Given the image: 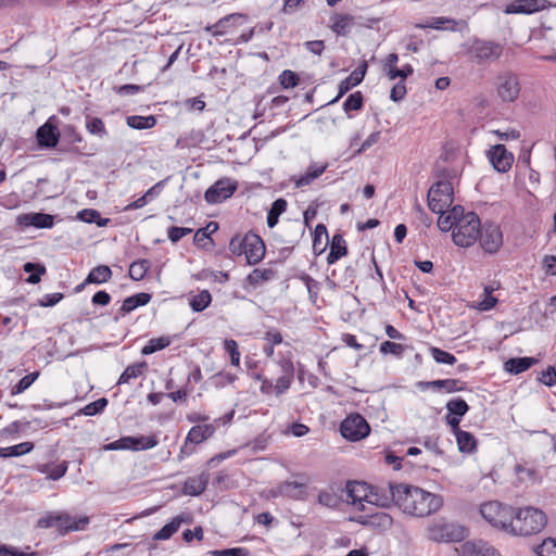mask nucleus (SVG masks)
<instances>
[{"label":"nucleus","instance_id":"1","mask_svg":"<svg viewBox=\"0 0 556 556\" xmlns=\"http://www.w3.org/2000/svg\"><path fill=\"white\" fill-rule=\"evenodd\" d=\"M392 501L406 515L424 518L437 513L443 505L441 495L419 486L400 483L390 484Z\"/></svg>","mask_w":556,"mask_h":556},{"label":"nucleus","instance_id":"2","mask_svg":"<svg viewBox=\"0 0 556 556\" xmlns=\"http://www.w3.org/2000/svg\"><path fill=\"white\" fill-rule=\"evenodd\" d=\"M438 227L442 231L452 230L454 243L462 248H468L478 240L481 222L476 213H465L464 207L456 205L448 211L446 216L439 217Z\"/></svg>","mask_w":556,"mask_h":556},{"label":"nucleus","instance_id":"3","mask_svg":"<svg viewBox=\"0 0 556 556\" xmlns=\"http://www.w3.org/2000/svg\"><path fill=\"white\" fill-rule=\"evenodd\" d=\"M546 523L545 513L536 507L515 508L509 534L518 536L533 535L541 532Z\"/></svg>","mask_w":556,"mask_h":556},{"label":"nucleus","instance_id":"4","mask_svg":"<svg viewBox=\"0 0 556 556\" xmlns=\"http://www.w3.org/2000/svg\"><path fill=\"white\" fill-rule=\"evenodd\" d=\"M467 535V530L459 523L440 518L433 520L426 528L428 540L437 543L459 542Z\"/></svg>","mask_w":556,"mask_h":556},{"label":"nucleus","instance_id":"5","mask_svg":"<svg viewBox=\"0 0 556 556\" xmlns=\"http://www.w3.org/2000/svg\"><path fill=\"white\" fill-rule=\"evenodd\" d=\"M480 514L492 527L509 534L513 517L515 515V508L513 506L503 505L497 501H491L480 506Z\"/></svg>","mask_w":556,"mask_h":556},{"label":"nucleus","instance_id":"6","mask_svg":"<svg viewBox=\"0 0 556 556\" xmlns=\"http://www.w3.org/2000/svg\"><path fill=\"white\" fill-rule=\"evenodd\" d=\"M452 202L453 188L451 182L441 180L431 186L428 191V206L433 213L446 216L448 213L446 208L451 206Z\"/></svg>","mask_w":556,"mask_h":556},{"label":"nucleus","instance_id":"7","mask_svg":"<svg viewBox=\"0 0 556 556\" xmlns=\"http://www.w3.org/2000/svg\"><path fill=\"white\" fill-rule=\"evenodd\" d=\"M346 502L352 504L358 510H365V504L380 505L377 495L372 494L369 485L365 482L352 481L346 483ZM384 504L381 503V506Z\"/></svg>","mask_w":556,"mask_h":556},{"label":"nucleus","instance_id":"8","mask_svg":"<svg viewBox=\"0 0 556 556\" xmlns=\"http://www.w3.org/2000/svg\"><path fill=\"white\" fill-rule=\"evenodd\" d=\"M340 431L344 439L356 442L369 434L370 427L362 415L351 414L341 422Z\"/></svg>","mask_w":556,"mask_h":556},{"label":"nucleus","instance_id":"9","mask_svg":"<svg viewBox=\"0 0 556 556\" xmlns=\"http://www.w3.org/2000/svg\"><path fill=\"white\" fill-rule=\"evenodd\" d=\"M480 245L485 253L494 254L503 245V233L500 226L493 223H485L481 225V230L478 236Z\"/></svg>","mask_w":556,"mask_h":556},{"label":"nucleus","instance_id":"10","mask_svg":"<svg viewBox=\"0 0 556 556\" xmlns=\"http://www.w3.org/2000/svg\"><path fill=\"white\" fill-rule=\"evenodd\" d=\"M157 444V439L154 435L151 437H123L108 445H105V450L108 451H116V450H132V451H143L154 447Z\"/></svg>","mask_w":556,"mask_h":556},{"label":"nucleus","instance_id":"11","mask_svg":"<svg viewBox=\"0 0 556 556\" xmlns=\"http://www.w3.org/2000/svg\"><path fill=\"white\" fill-rule=\"evenodd\" d=\"M497 94L504 102L515 101L520 92L519 81L516 75L505 73L497 78Z\"/></svg>","mask_w":556,"mask_h":556},{"label":"nucleus","instance_id":"12","mask_svg":"<svg viewBox=\"0 0 556 556\" xmlns=\"http://www.w3.org/2000/svg\"><path fill=\"white\" fill-rule=\"evenodd\" d=\"M502 47L485 40H475L469 48L470 54L478 61H494L502 54Z\"/></svg>","mask_w":556,"mask_h":556},{"label":"nucleus","instance_id":"13","mask_svg":"<svg viewBox=\"0 0 556 556\" xmlns=\"http://www.w3.org/2000/svg\"><path fill=\"white\" fill-rule=\"evenodd\" d=\"M237 189V184L231 179H220L210 187L204 197L208 203H219L230 198Z\"/></svg>","mask_w":556,"mask_h":556},{"label":"nucleus","instance_id":"14","mask_svg":"<svg viewBox=\"0 0 556 556\" xmlns=\"http://www.w3.org/2000/svg\"><path fill=\"white\" fill-rule=\"evenodd\" d=\"M243 247H245V258L250 265L257 264L263 260L265 244L260 236L248 232L243 237Z\"/></svg>","mask_w":556,"mask_h":556},{"label":"nucleus","instance_id":"15","mask_svg":"<svg viewBox=\"0 0 556 556\" xmlns=\"http://www.w3.org/2000/svg\"><path fill=\"white\" fill-rule=\"evenodd\" d=\"M215 432V426L212 424L193 426L186 438L185 444L180 450V454H191L192 450L188 447V444H200L203 441L211 438Z\"/></svg>","mask_w":556,"mask_h":556},{"label":"nucleus","instance_id":"16","mask_svg":"<svg viewBox=\"0 0 556 556\" xmlns=\"http://www.w3.org/2000/svg\"><path fill=\"white\" fill-rule=\"evenodd\" d=\"M274 494L295 501H304L307 496V485L300 481H283L276 488Z\"/></svg>","mask_w":556,"mask_h":556},{"label":"nucleus","instance_id":"17","mask_svg":"<svg viewBox=\"0 0 556 556\" xmlns=\"http://www.w3.org/2000/svg\"><path fill=\"white\" fill-rule=\"evenodd\" d=\"M488 155L493 167L500 173H506L511 167L514 156L506 150L505 146H493Z\"/></svg>","mask_w":556,"mask_h":556},{"label":"nucleus","instance_id":"18","mask_svg":"<svg viewBox=\"0 0 556 556\" xmlns=\"http://www.w3.org/2000/svg\"><path fill=\"white\" fill-rule=\"evenodd\" d=\"M417 387L420 390L432 389L434 391H443L445 393H453L463 391L466 389L465 382L458 379H442L433 381H419Z\"/></svg>","mask_w":556,"mask_h":556},{"label":"nucleus","instance_id":"19","mask_svg":"<svg viewBox=\"0 0 556 556\" xmlns=\"http://www.w3.org/2000/svg\"><path fill=\"white\" fill-rule=\"evenodd\" d=\"M460 556H502L500 552L485 541L466 542L460 547Z\"/></svg>","mask_w":556,"mask_h":556},{"label":"nucleus","instance_id":"20","mask_svg":"<svg viewBox=\"0 0 556 556\" xmlns=\"http://www.w3.org/2000/svg\"><path fill=\"white\" fill-rule=\"evenodd\" d=\"M16 223L23 227L34 226L35 228H51L54 217L45 213H27L16 217Z\"/></svg>","mask_w":556,"mask_h":556},{"label":"nucleus","instance_id":"21","mask_svg":"<svg viewBox=\"0 0 556 556\" xmlns=\"http://www.w3.org/2000/svg\"><path fill=\"white\" fill-rule=\"evenodd\" d=\"M543 0H511L504 9L506 14H532L544 9Z\"/></svg>","mask_w":556,"mask_h":556},{"label":"nucleus","instance_id":"22","mask_svg":"<svg viewBox=\"0 0 556 556\" xmlns=\"http://www.w3.org/2000/svg\"><path fill=\"white\" fill-rule=\"evenodd\" d=\"M36 137L40 147L54 148L59 143L60 132L49 119L37 129Z\"/></svg>","mask_w":556,"mask_h":556},{"label":"nucleus","instance_id":"23","mask_svg":"<svg viewBox=\"0 0 556 556\" xmlns=\"http://www.w3.org/2000/svg\"><path fill=\"white\" fill-rule=\"evenodd\" d=\"M367 71V63L363 62V64L354 70L349 77L343 79L339 85V93L338 96L332 100V102L338 101L341 97H343L350 89L353 87L359 85L366 74Z\"/></svg>","mask_w":556,"mask_h":556},{"label":"nucleus","instance_id":"24","mask_svg":"<svg viewBox=\"0 0 556 556\" xmlns=\"http://www.w3.org/2000/svg\"><path fill=\"white\" fill-rule=\"evenodd\" d=\"M89 523L88 517L74 518L68 514H59V521L56 528L61 531H79L84 530Z\"/></svg>","mask_w":556,"mask_h":556},{"label":"nucleus","instance_id":"25","mask_svg":"<svg viewBox=\"0 0 556 556\" xmlns=\"http://www.w3.org/2000/svg\"><path fill=\"white\" fill-rule=\"evenodd\" d=\"M208 478L206 475H200L189 478L184 484V493L191 496H198L206 489Z\"/></svg>","mask_w":556,"mask_h":556},{"label":"nucleus","instance_id":"26","mask_svg":"<svg viewBox=\"0 0 556 556\" xmlns=\"http://www.w3.org/2000/svg\"><path fill=\"white\" fill-rule=\"evenodd\" d=\"M348 253L346 242L341 235H334L330 244V252L327 256L328 264H333Z\"/></svg>","mask_w":556,"mask_h":556},{"label":"nucleus","instance_id":"27","mask_svg":"<svg viewBox=\"0 0 556 556\" xmlns=\"http://www.w3.org/2000/svg\"><path fill=\"white\" fill-rule=\"evenodd\" d=\"M536 362L533 357L510 358L504 364V368L510 374L518 375L528 370Z\"/></svg>","mask_w":556,"mask_h":556},{"label":"nucleus","instance_id":"28","mask_svg":"<svg viewBox=\"0 0 556 556\" xmlns=\"http://www.w3.org/2000/svg\"><path fill=\"white\" fill-rule=\"evenodd\" d=\"M330 21V28L340 36H346L353 24V17L348 14H336Z\"/></svg>","mask_w":556,"mask_h":556},{"label":"nucleus","instance_id":"29","mask_svg":"<svg viewBox=\"0 0 556 556\" xmlns=\"http://www.w3.org/2000/svg\"><path fill=\"white\" fill-rule=\"evenodd\" d=\"M326 168H327V164H323V165L313 164V165H311L307 168L306 173L304 175H301L295 180V186L298 188H302V187L311 185L315 179H317L326 170Z\"/></svg>","mask_w":556,"mask_h":556},{"label":"nucleus","instance_id":"30","mask_svg":"<svg viewBox=\"0 0 556 556\" xmlns=\"http://www.w3.org/2000/svg\"><path fill=\"white\" fill-rule=\"evenodd\" d=\"M34 450L33 442H22L16 445L0 447V457L9 458V457H20L25 454L30 453Z\"/></svg>","mask_w":556,"mask_h":556},{"label":"nucleus","instance_id":"31","mask_svg":"<svg viewBox=\"0 0 556 556\" xmlns=\"http://www.w3.org/2000/svg\"><path fill=\"white\" fill-rule=\"evenodd\" d=\"M150 300H151V295L149 293H144V292L128 296L127 299L124 300L122 307H121V312L124 314L130 313L131 311H134L135 308H137L139 306L148 304L150 302Z\"/></svg>","mask_w":556,"mask_h":556},{"label":"nucleus","instance_id":"32","mask_svg":"<svg viewBox=\"0 0 556 556\" xmlns=\"http://www.w3.org/2000/svg\"><path fill=\"white\" fill-rule=\"evenodd\" d=\"M112 277V270L106 265H99L90 270L85 283H103L110 280Z\"/></svg>","mask_w":556,"mask_h":556},{"label":"nucleus","instance_id":"33","mask_svg":"<svg viewBox=\"0 0 556 556\" xmlns=\"http://www.w3.org/2000/svg\"><path fill=\"white\" fill-rule=\"evenodd\" d=\"M456 442L459 452L472 453L476 450L477 441L475 437L468 431H456Z\"/></svg>","mask_w":556,"mask_h":556},{"label":"nucleus","instance_id":"34","mask_svg":"<svg viewBox=\"0 0 556 556\" xmlns=\"http://www.w3.org/2000/svg\"><path fill=\"white\" fill-rule=\"evenodd\" d=\"M462 22H457L446 17H433L426 24H417L418 28L451 29L455 30L456 26Z\"/></svg>","mask_w":556,"mask_h":556},{"label":"nucleus","instance_id":"35","mask_svg":"<svg viewBox=\"0 0 556 556\" xmlns=\"http://www.w3.org/2000/svg\"><path fill=\"white\" fill-rule=\"evenodd\" d=\"M126 123L130 128L142 130L154 127L156 125V118L153 115H131L127 117Z\"/></svg>","mask_w":556,"mask_h":556},{"label":"nucleus","instance_id":"36","mask_svg":"<svg viewBox=\"0 0 556 556\" xmlns=\"http://www.w3.org/2000/svg\"><path fill=\"white\" fill-rule=\"evenodd\" d=\"M162 182L155 184L142 197L125 206L124 211L138 210L147 205L153 198L159 195V188Z\"/></svg>","mask_w":556,"mask_h":556},{"label":"nucleus","instance_id":"37","mask_svg":"<svg viewBox=\"0 0 556 556\" xmlns=\"http://www.w3.org/2000/svg\"><path fill=\"white\" fill-rule=\"evenodd\" d=\"M328 242V232L325 225L319 224L314 231L313 250L316 254H321L325 251Z\"/></svg>","mask_w":556,"mask_h":556},{"label":"nucleus","instance_id":"38","mask_svg":"<svg viewBox=\"0 0 556 556\" xmlns=\"http://www.w3.org/2000/svg\"><path fill=\"white\" fill-rule=\"evenodd\" d=\"M172 343V339L168 336H163L159 338H152L148 341V343L142 348L141 353L143 355H149L161 351L168 346Z\"/></svg>","mask_w":556,"mask_h":556},{"label":"nucleus","instance_id":"39","mask_svg":"<svg viewBox=\"0 0 556 556\" xmlns=\"http://www.w3.org/2000/svg\"><path fill=\"white\" fill-rule=\"evenodd\" d=\"M287 201L285 199H277L271 204V207L267 214V225L273 228L277 225L279 216L286 211Z\"/></svg>","mask_w":556,"mask_h":556},{"label":"nucleus","instance_id":"40","mask_svg":"<svg viewBox=\"0 0 556 556\" xmlns=\"http://www.w3.org/2000/svg\"><path fill=\"white\" fill-rule=\"evenodd\" d=\"M275 273L270 268L261 269L255 268L252 273L247 277V280L251 286L257 287L265 281L270 280L274 277Z\"/></svg>","mask_w":556,"mask_h":556},{"label":"nucleus","instance_id":"41","mask_svg":"<svg viewBox=\"0 0 556 556\" xmlns=\"http://www.w3.org/2000/svg\"><path fill=\"white\" fill-rule=\"evenodd\" d=\"M211 301V293L207 290H202L190 299V306L194 312H202L210 305Z\"/></svg>","mask_w":556,"mask_h":556},{"label":"nucleus","instance_id":"42","mask_svg":"<svg viewBox=\"0 0 556 556\" xmlns=\"http://www.w3.org/2000/svg\"><path fill=\"white\" fill-rule=\"evenodd\" d=\"M40 471L42 473H47L48 479L59 480L61 479L67 471V462H62L55 466L42 465L40 467Z\"/></svg>","mask_w":556,"mask_h":556},{"label":"nucleus","instance_id":"43","mask_svg":"<svg viewBox=\"0 0 556 556\" xmlns=\"http://www.w3.org/2000/svg\"><path fill=\"white\" fill-rule=\"evenodd\" d=\"M86 129L89 134L97 136L99 138H103L108 134L103 121L99 117L88 116L86 118Z\"/></svg>","mask_w":556,"mask_h":556},{"label":"nucleus","instance_id":"44","mask_svg":"<svg viewBox=\"0 0 556 556\" xmlns=\"http://www.w3.org/2000/svg\"><path fill=\"white\" fill-rule=\"evenodd\" d=\"M283 370L288 375H283L276 380L275 389L277 391V394H281L289 389L290 382H291L292 370H293L292 364L289 362H286L283 364Z\"/></svg>","mask_w":556,"mask_h":556},{"label":"nucleus","instance_id":"45","mask_svg":"<svg viewBox=\"0 0 556 556\" xmlns=\"http://www.w3.org/2000/svg\"><path fill=\"white\" fill-rule=\"evenodd\" d=\"M149 269V263L146 260H139L131 263L129 267V276L131 279L139 281L143 279Z\"/></svg>","mask_w":556,"mask_h":556},{"label":"nucleus","instance_id":"46","mask_svg":"<svg viewBox=\"0 0 556 556\" xmlns=\"http://www.w3.org/2000/svg\"><path fill=\"white\" fill-rule=\"evenodd\" d=\"M450 415L463 417L469 409L468 404L463 399L450 400L446 404Z\"/></svg>","mask_w":556,"mask_h":556},{"label":"nucleus","instance_id":"47","mask_svg":"<svg viewBox=\"0 0 556 556\" xmlns=\"http://www.w3.org/2000/svg\"><path fill=\"white\" fill-rule=\"evenodd\" d=\"M144 366V363L129 365L121 375L118 384L128 383L131 379L139 377Z\"/></svg>","mask_w":556,"mask_h":556},{"label":"nucleus","instance_id":"48","mask_svg":"<svg viewBox=\"0 0 556 556\" xmlns=\"http://www.w3.org/2000/svg\"><path fill=\"white\" fill-rule=\"evenodd\" d=\"M38 377V371L26 375L14 386L11 393L13 395L23 393L37 380Z\"/></svg>","mask_w":556,"mask_h":556},{"label":"nucleus","instance_id":"49","mask_svg":"<svg viewBox=\"0 0 556 556\" xmlns=\"http://www.w3.org/2000/svg\"><path fill=\"white\" fill-rule=\"evenodd\" d=\"M534 551L536 556H556V539H545Z\"/></svg>","mask_w":556,"mask_h":556},{"label":"nucleus","instance_id":"50","mask_svg":"<svg viewBox=\"0 0 556 556\" xmlns=\"http://www.w3.org/2000/svg\"><path fill=\"white\" fill-rule=\"evenodd\" d=\"M430 354L434 358V361L439 364L453 365L456 363V357L453 354H451L446 351H443L439 348L432 346L430 349Z\"/></svg>","mask_w":556,"mask_h":556},{"label":"nucleus","instance_id":"51","mask_svg":"<svg viewBox=\"0 0 556 556\" xmlns=\"http://www.w3.org/2000/svg\"><path fill=\"white\" fill-rule=\"evenodd\" d=\"M363 106V96L359 91L350 94L343 103V110L348 113L350 111H357Z\"/></svg>","mask_w":556,"mask_h":556},{"label":"nucleus","instance_id":"52","mask_svg":"<svg viewBox=\"0 0 556 556\" xmlns=\"http://www.w3.org/2000/svg\"><path fill=\"white\" fill-rule=\"evenodd\" d=\"M106 405H108V400L105 397H101V399L86 405L80 410V413L84 414L85 416H93V415H97L98 413L102 412Z\"/></svg>","mask_w":556,"mask_h":556},{"label":"nucleus","instance_id":"53","mask_svg":"<svg viewBox=\"0 0 556 556\" xmlns=\"http://www.w3.org/2000/svg\"><path fill=\"white\" fill-rule=\"evenodd\" d=\"M370 518H371L370 522L372 525H375L383 530L391 528V526L393 523L392 517L387 513H376V514L370 515Z\"/></svg>","mask_w":556,"mask_h":556},{"label":"nucleus","instance_id":"54","mask_svg":"<svg viewBox=\"0 0 556 556\" xmlns=\"http://www.w3.org/2000/svg\"><path fill=\"white\" fill-rule=\"evenodd\" d=\"M279 83L286 89L293 88L299 83V76L294 72L286 70L279 75Z\"/></svg>","mask_w":556,"mask_h":556},{"label":"nucleus","instance_id":"55","mask_svg":"<svg viewBox=\"0 0 556 556\" xmlns=\"http://www.w3.org/2000/svg\"><path fill=\"white\" fill-rule=\"evenodd\" d=\"M224 348H225V350L230 355L231 365L239 366V364H240V352L238 350L237 342L235 340H232V339L225 340Z\"/></svg>","mask_w":556,"mask_h":556},{"label":"nucleus","instance_id":"56","mask_svg":"<svg viewBox=\"0 0 556 556\" xmlns=\"http://www.w3.org/2000/svg\"><path fill=\"white\" fill-rule=\"evenodd\" d=\"M27 425L28 422L23 424L21 421H13L1 431V435L4 438L14 439L16 438V434L23 430V426Z\"/></svg>","mask_w":556,"mask_h":556},{"label":"nucleus","instance_id":"57","mask_svg":"<svg viewBox=\"0 0 556 556\" xmlns=\"http://www.w3.org/2000/svg\"><path fill=\"white\" fill-rule=\"evenodd\" d=\"M380 352L383 354L401 355L404 352V346L400 343L384 341L380 344Z\"/></svg>","mask_w":556,"mask_h":556},{"label":"nucleus","instance_id":"58","mask_svg":"<svg viewBox=\"0 0 556 556\" xmlns=\"http://www.w3.org/2000/svg\"><path fill=\"white\" fill-rule=\"evenodd\" d=\"M410 74H413V67L410 65H406L401 70H399L397 67H392L388 70V77L391 80H394L400 77L401 80L404 81V79Z\"/></svg>","mask_w":556,"mask_h":556},{"label":"nucleus","instance_id":"59","mask_svg":"<svg viewBox=\"0 0 556 556\" xmlns=\"http://www.w3.org/2000/svg\"><path fill=\"white\" fill-rule=\"evenodd\" d=\"M480 298L481 300H479L475 306L479 311H489L497 303V299L490 294H481Z\"/></svg>","mask_w":556,"mask_h":556},{"label":"nucleus","instance_id":"60","mask_svg":"<svg viewBox=\"0 0 556 556\" xmlns=\"http://www.w3.org/2000/svg\"><path fill=\"white\" fill-rule=\"evenodd\" d=\"M178 523L170 522L165 525L160 531L154 534V540H167L178 530Z\"/></svg>","mask_w":556,"mask_h":556},{"label":"nucleus","instance_id":"61","mask_svg":"<svg viewBox=\"0 0 556 556\" xmlns=\"http://www.w3.org/2000/svg\"><path fill=\"white\" fill-rule=\"evenodd\" d=\"M318 503L323 506L332 508L338 505V498L329 491H320L318 494Z\"/></svg>","mask_w":556,"mask_h":556},{"label":"nucleus","instance_id":"62","mask_svg":"<svg viewBox=\"0 0 556 556\" xmlns=\"http://www.w3.org/2000/svg\"><path fill=\"white\" fill-rule=\"evenodd\" d=\"M192 232L191 228L186 227H170L168 229V238L172 242L176 243L178 242L182 237L189 235Z\"/></svg>","mask_w":556,"mask_h":556},{"label":"nucleus","instance_id":"63","mask_svg":"<svg viewBox=\"0 0 556 556\" xmlns=\"http://www.w3.org/2000/svg\"><path fill=\"white\" fill-rule=\"evenodd\" d=\"M406 94V86L403 80L399 81L396 85L393 86L391 89L390 98L394 102H399L404 99Z\"/></svg>","mask_w":556,"mask_h":556},{"label":"nucleus","instance_id":"64","mask_svg":"<svg viewBox=\"0 0 556 556\" xmlns=\"http://www.w3.org/2000/svg\"><path fill=\"white\" fill-rule=\"evenodd\" d=\"M215 556H248L249 551L242 547L226 548L220 551H214Z\"/></svg>","mask_w":556,"mask_h":556}]
</instances>
